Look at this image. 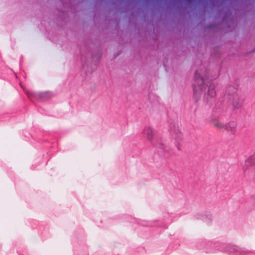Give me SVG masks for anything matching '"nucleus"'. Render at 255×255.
Returning a JSON list of instances; mask_svg holds the SVG:
<instances>
[{
	"label": "nucleus",
	"instance_id": "nucleus-1",
	"mask_svg": "<svg viewBox=\"0 0 255 255\" xmlns=\"http://www.w3.org/2000/svg\"><path fill=\"white\" fill-rule=\"evenodd\" d=\"M207 76L206 70L204 71L199 69L195 72L194 79L195 84L194 86V97L196 101L200 98L201 94L204 91V97L207 101L214 98L216 96L214 85L211 83L205 85L204 78Z\"/></svg>",
	"mask_w": 255,
	"mask_h": 255
},
{
	"label": "nucleus",
	"instance_id": "nucleus-2",
	"mask_svg": "<svg viewBox=\"0 0 255 255\" xmlns=\"http://www.w3.org/2000/svg\"><path fill=\"white\" fill-rule=\"evenodd\" d=\"M236 89L234 87H229L226 91V93L230 96L229 100L232 102L233 106L235 109L240 107L242 104V102L239 99L238 96L236 94Z\"/></svg>",
	"mask_w": 255,
	"mask_h": 255
},
{
	"label": "nucleus",
	"instance_id": "nucleus-3",
	"mask_svg": "<svg viewBox=\"0 0 255 255\" xmlns=\"http://www.w3.org/2000/svg\"><path fill=\"white\" fill-rule=\"evenodd\" d=\"M143 136L146 138L150 142H151L154 138L155 134L153 128L149 126H146L142 131Z\"/></svg>",
	"mask_w": 255,
	"mask_h": 255
},
{
	"label": "nucleus",
	"instance_id": "nucleus-4",
	"mask_svg": "<svg viewBox=\"0 0 255 255\" xmlns=\"http://www.w3.org/2000/svg\"><path fill=\"white\" fill-rule=\"evenodd\" d=\"M156 146L158 148L163 150L164 155L167 157L172 156L174 155L172 149L165 145L163 143L158 142L156 143Z\"/></svg>",
	"mask_w": 255,
	"mask_h": 255
},
{
	"label": "nucleus",
	"instance_id": "nucleus-5",
	"mask_svg": "<svg viewBox=\"0 0 255 255\" xmlns=\"http://www.w3.org/2000/svg\"><path fill=\"white\" fill-rule=\"evenodd\" d=\"M237 123L235 122H230L225 125V129L231 134H234L236 131Z\"/></svg>",
	"mask_w": 255,
	"mask_h": 255
},
{
	"label": "nucleus",
	"instance_id": "nucleus-6",
	"mask_svg": "<svg viewBox=\"0 0 255 255\" xmlns=\"http://www.w3.org/2000/svg\"><path fill=\"white\" fill-rule=\"evenodd\" d=\"M255 161V157L254 156H250L248 158L245 162L243 168L244 170H246L253 166Z\"/></svg>",
	"mask_w": 255,
	"mask_h": 255
},
{
	"label": "nucleus",
	"instance_id": "nucleus-7",
	"mask_svg": "<svg viewBox=\"0 0 255 255\" xmlns=\"http://www.w3.org/2000/svg\"><path fill=\"white\" fill-rule=\"evenodd\" d=\"M225 125L226 124H224V123L220 121H217L214 122V125L215 127L220 129H225Z\"/></svg>",
	"mask_w": 255,
	"mask_h": 255
},
{
	"label": "nucleus",
	"instance_id": "nucleus-8",
	"mask_svg": "<svg viewBox=\"0 0 255 255\" xmlns=\"http://www.w3.org/2000/svg\"><path fill=\"white\" fill-rule=\"evenodd\" d=\"M239 248L238 247H235V246H233L232 248H231L230 249V252H238L239 251Z\"/></svg>",
	"mask_w": 255,
	"mask_h": 255
}]
</instances>
